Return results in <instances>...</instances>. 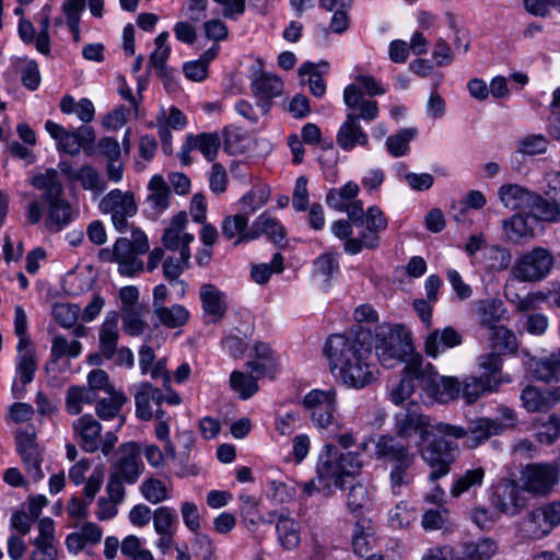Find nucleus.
<instances>
[{
	"label": "nucleus",
	"instance_id": "obj_1",
	"mask_svg": "<svg viewBox=\"0 0 560 560\" xmlns=\"http://www.w3.org/2000/svg\"><path fill=\"white\" fill-rule=\"evenodd\" d=\"M372 350V335L364 329L332 334L324 347L332 375L347 388L353 389L368 387L378 378Z\"/></svg>",
	"mask_w": 560,
	"mask_h": 560
},
{
	"label": "nucleus",
	"instance_id": "obj_2",
	"mask_svg": "<svg viewBox=\"0 0 560 560\" xmlns=\"http://www.w3.org/2000/svg\"><path fill=\"white\" fill-rule=\"evenodd\" d=\"M363 463L358 452H341L334 444H326L318 455L316 476L323 485V494L329 497L332 488L342 489L347 478L361 472Z\"/></svg>",
	"mask_w": 560,
	"mask_h": 560
},
{
	"label": "nucleus",
	"instance_id": "obj_3",
	"mask_svg": "<svg viewBox=\"0 0 560 560\" xmlns=\"http://www.w3.org/2000/svg\"><path fill=\"white\" fill-rule=\"evenodd\" d=\"M376 458H387L392 463L389 472L390 491L400 495L402 489L408 487L413 475L410 471L416 455L408 444H404L390 435H381L375 442Z\"/></svg>",
	"mask_w": 560,
	"mask_h": 560
},
{
	"label": "nucleus",
	"instance_id": "obj_4",
	"mask_svg": "<svg viewBox=\"0 0 560 560\" xmlns=\"http://www.w3.org/2000/svg\"><path fill=\"white\" fill-rule=\"evenodd\" d=\"M374 348L378 362L386 369L394 368L411 352L412 346L405 328L383 323L375 328Z\"/></svg>",
	"mask_w": 560,
	"mask_h": 560
},
{
	"label": "nucleus",
	"instance_id": "obj_5",
	"mask_svg": "<svg viewBox=\"0 0 560 560\" xmlns=\"http://www.w3.org/2000/svg\"><path fill=\"white\" fill-rule=\"evenodd\" d=\"M394 419L396 436L393 438L401 443L402 441L410 443L415 440L417 445L429 442L431 436L438 434V427L442 423H433L428 416L420 412L419 405L413 402L397 412ZM439 435L441 434L439 433Z\"/></svg>",
	"mask_w": 560,
	"mask_h": 560
},
{
	"label": "nucleus",
	"instance_id": "obj_6",
	"mask_svg": "<svg viewBox=\"0 0 560 560\" xmlns=\"http://www.w3.org/2000/svg\"><path fill=\"white\" fill-rule=\"evenodd\" d=\"M312 424L320 432H334L339 428L337 394L334 388L312 389L302 400Z\"/></svg>",
	"mask_w": 560,
	"mask_h": 560
},
{
	"label": "nucleus",
	"instance_id": "obj_7",
	"mask_svg": "<svg viewBox=\"0 0 560 560\" xmlns=\"http://www.w3.org/2000/svg\"><path fill=\"white\" fill-rule=\"evenodd\" d=\"M555 265L549 249L537 246L520 255L511 268V277L518 282H538L547 278Z\"/></svg>",
	"mask_w": 560,
	"mask_h": 560
},
{
	"label": "nucleus",
	"instance_id": "obj_8",
	"mask_svg": "<svg viewBox=\"0 0 560 560\" xmlns=\"http://www.w3.org/2000/svg\"><path fill=\"white\" fill-rule=\"evenodd\" d=\"M490 503L498 513L513 517L526 510L529 497L520 481L504 477L491 486Z\"/></svg>",
	"mask_w": 560,
	"mask_h": 560
},
{
	"label": "nucleus",
	"instance_id": "obj_9",
	"mask_svg": "<svg viewBox=\"0 0 560 560\" xmlns=\"http://www.w3.org/2000/svg\"><path fill=\"white\" fill-rule=\"evenodd\" d=\"M45 130L56 141V148L59 153H66L74 156L83 150L88 155L92 154V148L95 141V132L90 126H81L73 130H67L63 126L47 120Z\"/></svg>",
	"mask_w": 560,
	"mask_h": 560
},
{
	"label": "nucleus",
	"instance_id": "obj_10",
	"mask_svg": "<svg viewBox=\"0 0 560 560\" xmlns=\"http://www.w3.org/2000/svg\"><path fill=\"white\" fill-rule=\"evenodd\" d=\"M560 468L555 463L527 464L520 472V482L527 495L546 497L559 481Z\"/></svg>",
	"mask_w": 560,
	"mask_h": 560
},
{
	"label": "nucleus",
	"instance_id": "obj_11",
	"mask_svg": "<svg viewBox=\"0 0 560 560\" xmlns=\"http://www.w3.org/2000/svg\"><path fill=\"white\" fill-rule=\"evenodd\" d=\"M502 427L497 419L479 418L471 421L468 428L441 423L438 427V433L444 436L463 439L465 446L476 448L489 438L501 434Z\"/></svg>",
	"mask_w": 560,
	"mask_h": 560
},
{
	"label": "nucleus",
	"instance_id": "obj_12",
	"mask_svg": "<svg viewBox=\"0 0 560 560\" xmlns=\"http://www.w3.org/2000/svg\"><path fill=\"white\" fill-rule=\"evenodd\" d=\"M100 209L103 213L110 214L117 231L124 232L127 230L128 219L137 213L138 205L132 191L116 188L102 198Z\"/></svg>",
	"mask_w": 560,
	"mask_h": 560
},
{
	"label": "nucleus",
	"instance_id": "obj_13",
	"mask_svg": "<svg viewBox=\"0 0 560 560\" xmlns=\"http://www.w3.org/2000/svg\"><path fill=\"white\" fill-rule=\"evenodd\" d=\"M15 444L30 477L35 481L42 480L45 476L42 469L43 454L37 443L35 427L28 424L19 430L15 434Z\"/></svg>",
	"mask_w": 560,
	"mask_h": 560
},
{
	"label": "nucleus",
	"instance_id": "obj_14",
	"mask_svg": "<svg viewBox=\"0 0 560 560\" xmlns=\"http://www.w3.org/2000/svg\"><path fill=\"white\" fill-rule=\"evenodd\" d=\"M424 393L433 401L448 404L459 398L460 380L456 376L439 375L431 363H424Z\"/></svg>",
	"mask_w": 560,
	"mask_h": 560
},
{
	"label": "nucleus",
	"instance_id": "obj_15",
	"mask_svg": "<svg viewBox=\"0 0 560 560\" xmlns=\"http://www.w3.org/2000/svg\"><path fill=\"white\" fill-rule=\"evenodd\" d=\"M441 436L440 440L417 445L421 457L432 468L430 474L432 481L446 476L455 458L451 444L445 440L446 436Z\"/></svg>",
	"mask_w": 560,
	"mask_h": 560
},
{
	"label": "nucleus",
	"instance_id": "obj_16",
	"mask_svg": "<svg viewBox=\"0 0 560 560\" xmlns=\"http://www.w3.org/2000/svg\"><path fill=\"white\" fill-rule=\"evenodd\" d=\"M424 362L421 358L410 360L401 372L400 381L392 387L389 396L395 405H400L411 397L416 386L424 392Z\"/></svg>",
	"mask_w": 560,
	"mask_h": 560
},
{
	"label": "nucleus",
	"instance_id": "obj_17",
	"mask_svg": "<svg viewBox=\"0 0 560 560\" xmlns=\"http://www.w3.org/2000/svg\"><path fill=\"white\" fill-rule=\"evenodd\" d=\"M560 525V500L549 502L530 512L526 521V532L540 539Z\"/></svg>",
	"mask_w": 560,
	"mask_h": 560
},
{
	"label": "nucleus",
	"instance_id": "obj_18",
	"mask_svg": "<svg viewBox=\"0 0 560 560\" xmlns=\"http://www.w3.org/2000/svg\"><path fill=\"white\" fill-rule=\"evenodd\" d=\"M139 456L140 446L136 442L121 444L118 448V458L114 464L113 475L121 478L126 483H136L143 471V464Z\"/></svg>",
	"mask_w": 560,
	"mask_h": 560
},
{
	"label": "nucleus",
	"instance_id": "obj_19",
	"mask_svg": "<svg viewBox=\"0 0 560 560\" xmlns=\"http://www.w3.org/2000/svg\"><path fill=\"white\" fill-rule=\"evenodd\" d=\"M343 102L348 108L347 115L355 117V121L371 122L378 117V103L366 100L358 84H349L343 90Z\"/></svg>",
	"mask_w": 560,
	"mask_h": 560
},
{
	"label": "nucleus",
	"instance_id": "obj_20",
	"mask_svg": "<svg viewBox=\"0 0 560 560\" xmlns=\"http://www.w3.org/2000/svg\"><path fill=\"white\" fill-rule=\"evenodd\" d=\"M148 195L145 197V212L148 217L156 220L170 207L171 189L166 180L161 175H153L148 185Z\"/></svg>",
	"mask_w": 560,
	"mask_h": 560
},
{
	"label": "nucleus",
	"instance_id": "obj_21",
	"mask_svg": "<svg viewBox=\"0 0 560 560\" xmlns=\"http://www.w3.org/2000/svg\"><path fill=\"white\" fill-rule=\"evenodd\" d=\"M536 228L537 218L532 212H520L502 222L506 240L517 245L534 238Z\"/></svg>",
	"mask_w": 560,
	"mask_h": 560
},
{
	"label": "nucleus",
	"instance_id": "obj_22",
	"mask_svg": "<svg viewBox=\"0 0 560 560\" xmlns=\"http://www.w3.org/2000/svg\"><path fill=\"white\" fill-rule=\"evenodd\" d=\"M463 343V336L452 326L431 330L424 339V352L436 359L445 351Z\"/></svg>",
	"mask_w": 560,
	"mask_h": 560
},
{
	"label": "nucleus",
	"instance_id": "obj_23",
	"mask_svg": "<svg viewBox=\"0 0 560 560\" xmlns=\"http://www.w3.org/2000/svg\"><path fill=\"white\" fill-rule=\"evenodd\" d=\"M72 429L83 451L93 453L100 448L102 425L92 415L86 413L78 418Z\"/></svg>",
	"mask_w": 560,
	"mask_h": 560
},
{
	"label": "nucleus",
	"instance_id": "obj_24",
	"mask_svg": "<svg viewBox=\"0 0 560 560\" xmlns=\"http://www.w3.org/2000/svg\"><path fill=\"white\" fill-rule=\"evenodd\" d=\"M59 167L69 179L78 182L84 190L91 191L95 197L102 195L107 188V183L101 173L90 164H84L79 170L71 171L68 163L61 162Z\"/></svg>",
	"mask_w": 560,
	"mask_h": 560
},
{
	"label": "nucleus",
	"instance_id": "obj_25",
	"mask_svg": "<svg viewBox=\"0 0 560 560\" xmlns=\"http://www.w3.org/2000/svg\"><path fill=\"white\" fill-rule=\"evenodd\" d=\"M277 545L284 551L296 550L302 541V525L290 516L281 513L275 522Z\"/></svg>",
	"mask_w": 560,
	"mask_h": 560
},
{
	"label": "nucleus",
	"instance_id": "obj_26",
	"mask_svg": "<svg viewBox=\"0 0 560 560\" xmlns=\"http://www.w3.org/2000/svg\"><path fill=\"white\" fill-rule=\"evenodd\" d=\"M199 298L203 316L208 323H218L226 312V295L213 284L206 283L200 287Z\"/></svg>",
	"mask_w": 560,
	"mask_h": 560
},
{
	"label": "nucleus",
	"instance_id": "obj_27",
	"mask_svg": "<svg viewBox=\"0 0 560 560\" xmlns=\"http://www.w3.org/2000/svg\"><path fill=\"white\" fill-rule=\"evenodd\" d=\"M336 141L338 147L345 152H351L357 147L366 148L369 145V136L362 128L355 117L346 115L345 121L340 125Z\"/></svg>",
	"mask_w": 560,
	"mask_h": 560
},
{
	"label": "nucleus",
	"instance_id": "obj_28",
	"mask_svg": "<svg viewBox=\"0 0 560 560\" xmlns=\"http://www.w3.org/2000/svg\"><path fill=\"white\" fill-rule=\"evenodd\" d=\"M164 401V394L161 389L153 387L150 383H141L135 393L136 416L149 421L152 419L153 407H160Z\"/></svg>",
	"mask_w": 560,
	"mask_h": 560
},
{
	"label": "nucleus",
	"instance_id": "obj_29",
	"mask_svg": "<svg viewBox=\"0 0 560 560\" xmlns=\"http://www.w3.org/2000/svg\"><path fill=\"white\" fill-rule=\"evenodd\" d=\"M472 305L478 323L488 329L497 327L506 313L504 303L497 298L476 300Z\"/></svg>",
	"mask_w": 560,
	"mask_h": 560
},
{
	"label": "nucleus",
	"instance_id": "obj_30",
	"mask_svg": "<svg viewBox=\"0 0 560 560\" xmlns=\"http://www.w3.org/2000/svg\"><path fill=\"white\" fill-rule=\"evenodd\" d=\"M497 383L479 374L465 375L460 380V395L466 405H472L482 396L497 393Z\"/></svg>",
	"mask_w": 560,
	"mask_h": 560
},
{
	"label": "nucleus",
	"instance_id": "obj_31",
	"mask_svg": "<svg viewBox=\"0 0 560 560\" xmlns=\"http://www.w3.org/2000/svg\"><path fill=\"white\" fill-rule=\"evenodd\" d=\"M45 202L48 205L47 225L49 229H63L78 217V209L66 200L62 195H56Z\"/></svg>",
	"mask_w": 560,
	"mask_h": 560
},
{
	"label": "nucleus",
	"instance_id": "obj_32",
	"mask_svg": "<svg viewBox=\"0 0 560 560\" xmlns=\"http://www.w3.org/2000/svg\"><path fill=\"white\" fill-rule=\"evenodd\" d=\"M329 70V63L320 60L318 63L306 61L302 63L298 70L301 84H308L311 93L315 97H322L326 93V84L323 74Z\"/></svg>",
	"mask_w": 560,
	"mask_h": 560
},
{
	"label": "nucleus",
	"instance_id": "obj_33",
	"mask_svg": "<svg viewBox=\"0 0 560 560\" xmlns=\"http://www.w3.org/2000/svg\"><path fill=\"white\" fill-rule=\"evenodd\" d=\"M498 197L501 203L511 210L529 209L535 201L536 192L529 191L517 184H504L498 189Z\"/></svg>",
	"mask_w": 560,
	"mask_h": 560
},
{
	"label": "nucleus",
	"instance_id": "obj_34",
	"mask_svg": "<svg viewBox=\"0 0 560 560\" xmlns=\"http://www.w3.org/2000/svg\"><path fill=\"white\" fill-rule=\"evenodd\" d=\"M186 223L185 213H178L172 218L162 236V243L167 249L180 252V247H189V244L194 242V235L185 232Z\"/></svg>",
	"mask_w": 560,
	"mask_h": 560
},
{
	"label": "nucleus",
	"instance_id": "obj_35",
	"mask_svg": "<svg viewBox=\"0 0 560 560\" xmlns=\"http://www.w3.org/2000/svg\"><path fill=\"white\" fill-rule=\"evenodd\" d=\"M37 371V363L33 351H25L18 355L15 364V378L12 384V393L16 398L23 397L25 386L30 384Z\"/></svg>",
	"mask_w": 560,
	"mask_h": 560
},
{
	"label": "nucleus",
	"instance_id": "obj_36",
	"mask_svg": "<svg viewBox=\"0 0 560 560\" xmlns=\"http://www.w3.org/2000/svg\"><path fill=\"white\" fill-rule=\"evenodd\" d=\"M118 339V314L113 312L107 314L98 331V348L105 359L110 360L114 358Z\"/></svg>",
	"mask_w": 560,
	"mask_h": 560
},
{
	"label": "nucleus",
	"instance_id": "obj_37",
	"mask_svg": "<svg viewBox=\"0 0 560 560\" xmlns=\"http://www.w3.org/2000/svg\"><path fill=\"white\" fill-rule=\"evenodd\" d=\"M523 407L528 412L548 410L560 400L557 392L542 390L536 386H526L521 394Z\"/></svg>",
	"mask_w": 560,
	"mask_h": 560
},
{
	"label": "nucleus",
	"instance_id": "obj_38",
	"mask_svg": "<svg viewBox=\"0 0 560 560\" xmlns=\"http://www.w3.org/2000/svg\"><path fill=\"white\" fill-rule=\"evenodd\" d=\"M261 235H266L273 243H280L285 236L284 228L278 219L264 212L253 222L249 237L256 240Z\"/></svg>",
	"mask_w": 560,
	"mask_h": 560
},
{
	"label": "nucleus",
	"instance_id": "obj_39",
	"mask_svg": "<svg viewBox=\"0 0 560 560\" xmlns=\"http://www.w3.org/2000/svg\"><path fill=\"white\" fill-rule=\"evenodd\" d=\"M248 218L243 213L228 215L221 223L222 236L232 241L235 245L242 242L253 241L250 235V228L247 229Z\"/></svg>",
	"mask_w": 560,
	"mask_h": 560
},
{
	"label": "nucleus",
	"instance_id": "obj_40",
	"mask_svg": "<svg viewBox=\"0 0 560 560\" xmlns=\"http://www.w3.org/2000/svg\"><path fill=\"white\" fill-rule=\"evenodd\" d=\"M364 219L366 231L363 233H365L366 248H376L380 242L378 233L387 229V218L380 207L372 206L368 208Z\"/></svg>",
	"mask_w": 560,
	"mask_h": 560
},
{
	"label": "nucleus",
	"instance_id": "obj_41",
	"mask_svg": "<svg viewBox=\"0 0 560 560\" xmlns=\"http://www.w3.org/2000/svg\"><path fill=\"white\" fill-rule=\"evenodd\" d=\"M240 515L248 530H254L259 524H271L272 518H266L259 511V500L250 494H241Z\"/></svg>",
	"mask_w": 560,
	"mask_h": 560
},
{
	"label": "nucleus",
	"instance_id": "obj_42",
	"mask_svg": "<svg viewBox=\"0 0 560 560\" xmlns=\"http://www.w3.org/2000/svg\"><path fill=\"white\" fill-rule=\"evenodd\" d=\"M524 363L529 365L533 376L537 380L551 382L560 378V353L540 360L526 355Z\"/></svg>",
	"mask_w": 560,
	"mask_h": 560
},
{
	"label": "nucleus",
	"instance_id": "obj_43",
	"mask_svg": "<svg viewBox=\"0 0 560 560\" xmlns=\"http://www.w3.org/2000/svg\"><path fill=\"white\" fill-rule=\"evenodd\" d=\"M498 551V545L490 538L465 542L455 560H491Z\"/></svg>",
	"mask_w": 560,
	"mask_h": 560
},
{
	"label": "nucleus",
	"instance_id": "obj_44",
	"mask_svg": "<svg viewBox=\"0 0 560 560\" xmlns=\"http://www.w3.org/2000/svg\"><path fill=\"white\" fill-rule=\"evenodd\" d=\"M550 145V140L542 133H527L516 140L514 156H536L545 154Z\"/></svg>",
	"mask_w": 560,
	"mask_h": 560
},
{
	"label": "nucleus",
	"instance_id": "obj_45",
	"mask_svg": "<svg viewBox=\"0 0 560 560\" xmlns=\"http://www.w3.org/2000/svg\"><path fill=\"white\" fill-rule=\"evenodd\" d=\"M190 248L185 246L180 247L179 257H167L163 262V275L171 284H180L183 287L182 292H185V282L178 280L179 276L185 269L189 267L190 260Z\"/></svg>",
	"mask_w": 560,
	"mask_h": 560
},
{
	"label": "nucleus",
	"instance_id": "obj_46",
	"mask_svg": "<svg viewBox=\"0 0 560 560\" xmlns=\"http://www.w3.org/2000/svg\"><path fill=\"white\" fill-rule=\"evenodd\" d=\"M220 145L221 140L217 132L188 135V148L199 151L208 162L217 159Z\"/></svg>",
	"mask_w": 560,
	"mask_h": 560
},
{
	"label": "nucleus",
	"instance_id": "obj_47",
	"mask_svg": "<svg viewBox=\"0 0 560 560\" xmlns=\"http://www.w3.org/2000/svg\"><path fill=\"white\" fill-rule=\"evenodd\" d=\"M97 399V394L85 386H70L66 393V411L71 416L79 415L84 405H91Z\"/></svg>",
	"mask_w": 560,
	"mask_h": 560
},
{
	"label": "nucleus",
	"instance_id": "obj_48",
	"mask_svg": "<svg viewBox=\"0 0 560 560\" xmlns=\"http://www.w3.org/2000/svg\"><path fill=\"white\" fill-rule=\"evenodd\" d=\"M481 257V264L487 271L506 270L512 262V255L510 250L499 245L485 247Z\"/></svg>",
	"mask_w": 560,
	"mask_h": 560
},
{
	"label": "nucleus",
	"instance_id": "obj_49",
	"mask_svg": "<svg viewBox=\"0 0 560 560\" xmlns=\"http://www.w3.org/2000/svg\"><path fill=\"white\" fill-rule=\"evenodd\" d=\"M485 476L486 471L482 467L467 469L462 476L455 479L450 490L451 495L458 498L465 492L480 488L483 485Z\"/></svg>",
	"mask_w": 560,
	"mask_h": 560
},
{
	"label": "nucleus",
	"instance_id": "obj_50",
	"mask_svg": "<svg viewBox=\"0 0 560 560\" xmlns=\"http://www.w3.org/2000/svg\"><path fill=\"white\" fill-rule=\"evenodd\" d=\"M374 529L371 520L360 518L355 522L352 530V548L358 556L366 553L374 540Z\"/></svg>",
	"mask_w": 560,
	"mask_h": 560
},
{
	"label": "nucleus",
	"instance_id": "obj_51",
	"mask_svg": "<svg viewBox=\"0 0 560 560\" xmlns=\"http://www.w3.org/2000/svg\"><path fill=\"white\" fill-rule=\"evenodd\" d=\"M154 315L165 327L179 328L188 322L190 313L185 306L175 304L170 307L156 306L154 308Z\"/></svg>",
	"mask_w": 560,
	"mask_h": 560
},
{
	"label": "nucleus",
	"instance_id": "obj_52",
	"mask_svg": "<svg viewBox=\"0 0 560 560\" xmlns=\"http://www.w3.org/2000/svg\"><path fill=\"white\" fill-rule=\"evenodd\" d=\"M359 190V185L350 180L340 188L329 189L326 195V203L330 208L343 212L346 206L358 196Z\"/></svg>",
	"mask_w": 560,
	"mask_h": 560
},
{
	"label": "nucleus",
	"instance_id": "obj_53",
	"mask_svg": "<svg viewBox=\"0 0 560 560\" xmlns=\"http://www.w3.org/2000/svg\"><path fill=\"white\" fill-rule=\"evenodd\" d=\"M252 90L259 98L270 100L282 93L283 83L279 77L264 73L253 81Z\"/></svg>",
	"mask_w": 560,
	"mask_h": 560
},
{
	"label": "nucleus",
	"instance_id": "obj_54",
	"mask_svg": "<svg viewBox=\"0 0 560 560\" xmlns=\"http://www.w3.org/2000/svg\"><path fill=\"white\" fill-rule=\"evenodd\" d=\"M140 492L147 501L158 504L171 498L172 485L158 478H148L141 483Z\"/></svg>",
	"mask_w": 560,
	"mask_h": 560
},
{
	"label": "nucleus",
	"instance_id": "obj_55",
	"mask_svg": "<svg viewBox=\"0 0 560 560\" xmlns=\"http://www.w3.org/2000/svg\"><path fill=\"white\" fill-rule=\"evenodd\" d=\"M107 398H102L95 406L96 415L105 421L116 418L127 401V398L121 392H113L107 394Z\"/></svg>",
	"mask_w": 560,
	"mask_h": 560
},
{
	"label": "nucleus",
	"instance_id": "obj_56",
	"mask_svg": "<svg viewBox=\"0 0 560 560\" xmlns=\"http://www.w3.org/2000/svg\"><path fill=\"white\" fill-rule=\"evenodd\" d=\"M32 185L37 189H44V201L56 195H63V187L58 178V173L54 168L46 170L45 173L35 175L32 178Z\"/></svg>",
	"mask_w": 560,
	"mask_h": 560
},
{
	"label": "nucleus",
	"instance_id": "obj_57",
	"mask_svg": "<svg viewBox=\"0 0 560 560\" xmlns=\"http://www.w3.org/2000/svg\"><path fill=\"white\" fill-rule=\"evenodd\" d=\"M491 330L490 343L492 351L498 352L500 355L504 353H512L517 349V341L515 335L504 326H497Z\"/></svg>",
	"mask_w": 560,
	"mask_h": 560
},
{
	"label": "nucleus",
	"instance_id": "obj_58",
	"mask_svg": "<svg viewBox=\"0 0 560 560\" xmlns=\"http://www.w3.org/2000/svg\"><path fill=\"white\" fill-rule=\"evenodd\" d=\"M529 209L532 210V215L537 218V224L539 221H560V205L550 200L548 197L546 199L536 194L535 201L529 206Z\"/></svg>",
	"mask_w": 560,
	"mask_h": 560
},
{
	"label": "nucleus",
	"instance_id": "obj_59",
	"mask_svg": "<svg viewBox=\"0 0 560 560\" xmlns=\"http://www.w3.org/2000/svg\"><path fill=\"white\" fill-rule=\"evenodd\" d=\"M156 121L162 137H164L163 133L166 132V128L183 130L187 126V117L175 106L167 109L162 107L156 116Z\"/></svg>",
	"mask_w": 560,
	"mask_h": 560
},
{
	"label": "nucleus",
	"instance_id": "obj_60",
	"mask_svg": "<svg viewBox=\"0 0 560 560\" xmlns=\"http://www.w3.org/2000/svg\"><path fill=\"white\" fill-rule=\"evenodd\" d=\"M270 197L267 187H255L244 195L240 200V211L247 218L256 210L265 206Z\"/></svg>",
	"mask_w": 560,
	"mask_h": 560
},
{
	"label": "nucleus",
	"instance_id": "obj_61",
	"mask_svg": "<svg viewBox=\"0 0 560 560\" xmlns=\"http://www.w3.org/2000/svg\"><path fill=\"white\" fill-rule=\"evenodd\" d=\"M230 386L241 399H248L258 390L256 377L240 371L230 375Z\"/></svg>",
	"mask_w": 560,
	"mask_h": 560
},
{
	"label": "nucleus",
	"instance_id": "obj_62",
	"mask_svg": "<svg viewBox=\"0 0 560 560\" xmlns=\"http://www.w3.org/2000/svg\"><path fill=\"white\" fill-rule=\"evenodd\" d=\"M415 128L401 129L398 133L393 135L386 140V148L390 155L395 158L404 156L409 151V142L416 137Z\"/></svg>",
	"mask_w": 560,
	"mask_h": 560
},
{
	"label": "nucleus",
	"instance_id": "obj_63",
	"mask_svg": "<svg viewBox=\"0 0 560 560\" xmlns=\"http://www.w3.org/2000/svg\"><path fill=\"white\" fill-rule=\"evenodd\" d=\"M416 520V511L407 501L398 502L395 508L388 512V523L394 529L408 527Z\"/></svg>",
	"mask_w": 560,
	"mask_h": 560
},
{
	"label": "nucleus",
	"instance_id": "obj_64",
	"mask_svg": "<svg viewBox=\"0 0 560 560\" xmlns=\"http://www.w3.org/2000/svg\"><path fill=\"white\" fill-rule=\"evenodd\" d=\"M537 438L539 442L551 444L560 436V417L550 415L538 419L536 422Z\"/></svg>",
	"mask_w": 560,
	"mask_h": 560
}]
</instances>
